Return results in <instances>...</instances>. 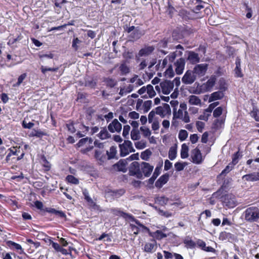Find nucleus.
I'll use <instances>...</instances> for the list:
<instances>
[{
  "mask_svg": "<svg viewBox=\"0 0 259 259\" xmlns=\"http://www.w3.org/2000/svg\"><path fill=\"white\" fill-rule=\"evenodd\" d=\"M252 109L249 113L251 117H252L256 121L259 122V110L256 106V104L252 102Z\"/></svg>",
  "mask_w": 259,
  "mask_h": 259,
  "instance_id": "nucleus-26",
  "label": "nucleus"
},
{
  "mask_svg": "<svg viewBox=\"0 0 259 259\" xmlns=\"http://www.w3.org/2000/svg\"><path fill=\"white\" fill-rule=\"evenodd\" d=\"M119 69L122 75H126L130 71V68L126 65L125 62L120 64Z\"/></svg>",
  "mask_w": 259,
  "mask_h": 259,
  "instance_id": "nucleus-31",
  "label": "nucleus"
},
{
  "mask_svg": "<svg viewBox=\"0 0 259 259\" xmlns=\"http://www.w3.org/2000/svg\"><path fill=\"white\" fill-rule=\"evenodd\" d=\"M157 242L154 239H151L150 242H146L145 244L143 250L147 253H153L157 249Z\"/></svg>",
  "mask_w": 259,
  "mask_h": 259,
  "instance_id": "nucleus-17",
  "label": "nucleus"
},
{
  "mask_svg": "<svg viewBox=\"0 0 259 259\" xmlns=\"http://www.w3.org/2000/svg\"><path fill=\"white\" fill-rule=\"evenodd\" d=\"M150 235L153 236V235H151V233L150 234ZM153 237H154L156 239L159 240L164 238L166 237L167 235L163 233L161 230H156L155 232H154Z\"/></svg>",
  "mask_w": 259,
  "mask_h": 259,
  "instance_id": "nucleus-38",
  "label": "nucleus"
},
{
  "mask_svg": "<svg viewBox=\"0 0 259 259\" xmlns=\"http://www.w3.org/2000/svg\"><path fill=\"white\" fill-rule=\"evenodd\" d=\"M174 75L175 73L173 70L172 66L170 64L164 72V75L166 77L171 78L174 76Z\"/></svg>",
  "mask_w": 259,
  "mask_h": 259,
  "instance_id": "nucleus-43",
  "label": "nucleus"
},
{
  "mask_svg": "<svg viewBox=\"0 0 259 259\" xmlns=\"http://www.w3.org/2000/svg\"><path fill=\"white\" fill-rule=\"evenodd\" d=\"M192 161L195 164H201L203 161V158L200 150L196 148L191 151Z\"/></svg>",
  "mask_w": 259,
  "mask_h": 259,
  "instance_id": "nucleus-13",
  "label": "nucleus"
},
{
  "mask_svg": "<svg viewBox=\"0 0 259 259\" xmlns=\"http://www.w3.org/2000/svg\"><path fill=\"white\" fill-rule=\"evenodd\" d=\"M66 180L68 183L74 185H78L79 183V180L73 175H68Z\"/></svg>",
  "mask_w": 259,
  "mask_h": 259,
  "instance_id": "nucleus-40",
  "label": "nucleus"
},
{
  "mask_svg": "<svg viewBox=\"0 0 259 259\" xmlns=\"http://www.w3.org/2000/svg\"><path fill=\"white\" fill-rule=\"evenodd\" d=\"M208 64L202 63L196 65L193 68V71L197 78L203 76L206 73Z\"/></svg>",
  "mask_w": 259,
  "mask_h": 259,
  "instance_id": "nucleus-7",
  "label": "nucleus"
},
{
  "mask_svg": "<svg viewBox=\"0 0 259 259\" xmlns=\"http://www.w3.org/2000/svg\"><path fill=\"white\" fill-rule=\"evenodd\" d=\"M52 245V247L58 252L64 253V251H65V249H63L58 243L53 242Z\"/></svg>",
  "mask_w": 259,
  "mask_h": 259,
  "instance_id": "nucleus-58",
  "label": "nucleus"
},
{
  "mask_svg": "<svg viewBox=\"0 0 259 259\" xmlns=\"http://www.w3.org/2000/svg\"><path fill=\"white\" fill-rule=\"evenodd\" d=\"M7 245L11 249H14L18 251L19 254L24 253L23 249L20 244L17 243L11 240H8L6 241Z\"/></svg>",
  "mask_w": 259,
  "mask_h": 259,
  "instance_id": "nucleus-23",
  "label": "nucleus"
},
{
  "mask_svg": "<svg viewBox=\"0 0 259 259\" xmlns=\"http://www.w3.org/2000/svg\"><path fill=\"white\" fill-rule=\"evenodd\" d=\"M242 179L248 182H254L259 180V172H254L246 174L242 177Z\"/></svg>",
  "mask_w": 259,
  "mask_h": 259,
  "instance_id": "nucleus-25",
  "label": "nucleus"
},
{
  "mask_svg": "<svg viewBox=\"0 0 259 259\" xmlns=\"http://www.w3.org/2000/svg\"><path fill=\"white\" fill-rule=\"evenodd\" d=\"M183 111L182 109H179L177 111V109L173 110V116L174 118H179L181 119L185 123H188L190 121V117L187 111L184 112V115L183 116Z\"/></svg>",
  "mask_w": 259,
  "mask_h": 259,
  "instance_id": "nucleus-10",
  "label": "nucleus"
},
{
  "mask_svg": "<svg viewBox=\"0 0 259 259\" xmlns=\"http://www.w3.org/2000/svg\"><path fill=\"white\" fill-rule=\"evenodd\" d=\"M244 216L247 222H256L259 219V209L254 206L247 208L244 211Z\"/></svg>",
  "mask_w": 259,
  "mask_h": 259,
  "instance_id": "nucleus-3",
  "label": "nucleus"
},
{
  "mask_svg": "<svg viewBox=\"0 0 259 259\" xmlns=\"http://www.w3.org/2000/svg\"><path fill=\"white\" fill-rule=\"evenodd\" d=\"M223 112V108L222 107H218L217 108H215L213 112V116L214 117H218L220 116Z\"/></svg>",
  "mask_w": 259,
  "mask_h": 259,
  "instance_id": "nucleus-59",
  "label": "nucleus"
},
{
  "mask_svg": "<svg viewBox=\"0 0 259 259\" xmlns=\"http://www.w3.org/2000/svg\"><path fill=\"white\" fill-rule=\"evenodd\" d=\"M162 166L163 161L162 159H161V160L158 162L157 166H156L153 175L158 177L161 172V169Z\"/></svg>",
  "mask_w": 259,
  "mask_h": 259,
  "instance_id": "nucleus-44",
  "label": "nucleus"
},
{
  "mask_svg": "<svg viewBox=\"0 0 259 259\" xmlns=\"http://www.w3.org/2000/svg\"><path fill=\"white\" fill-rule=\"evenodd\" d=\"M66 126L68 131H69L71 133L73 134L76 132V130L74 126L73 121H70L68 123L66 124Z\"/></svg>",
  "mask_w": 259,
  "mask_h": 259,
  "instance_id": "nucleus-63",
  "label": "nucleus"
},
{
  "mask_svg": "<svg viewBox=\"0 0 259 259\" xmlns=\"http://www.w3.org/2000/svg\"><path fill=\"white\" fill-rule=\"evenodd\" d=\"M186 61L183 58H180L174 63V65L175 67V72L177 74H182L184 71Z\"/></svg>",
  "mask_w": 259,
  "mask_h": 259,
  "instance_id": "nucleus-16",
  "label": "nucleus"
},
{
  "mask_svg": "<svg viewBox=\"0 0 259 259\" xmlns=\"http://www.w3.org/2000/svg\"><path fill=\"white\" fill-rule=\"evenodd\" d=\"M147 88V92L149 95L150 98H152L154 97L156 95V93L154 90L153 87L151 84H148L146 87Z\"/></svg>",
  "mask_w": 259,
  "mask_h": 259,
  "instance_id": "nucleus-52",
  "label": "nucleus"
},
{
  "mask_svg": "<svg viewBox=\"0 0 259 259\" xmlns=\"http://www.w3.org/2000/svg\"><path fill=\"white\" fill-rule=\"evenodd\" d=\"M109 193H110L112 196L115 198H119L124 194L125 193V190L123 188L113 190H111L109 191Z\"/></svg>",
  "mask_w": 259,
  "mask_h": 259,
  "instance_id": "nucleus-29",
  "label": "nucleus"
},
{
  "mask_svg": "<svg viewBox=\"0 0 259 259\" xmlns=\"http://www.w3.org/2000/svg\"><path fill=\"white\" fill-rule=\"evenodd\" d=\"M44 211L51 214H53L57 217L61 219H66V214L62 210H58L52 207H45Z\"/></svg>",
  "mask_w": 259,
  "mask_h": 259,
  "instance_id": "nucleus-19",
  "label": "nucleus"
},
{
  "mask_svg": "<svg viewBox=\"0 0 259 259\" xmlns=\"http://www.w3.org/2000/svg\"><path fill=\"white\" fill-rule=\"evenodd\" d=\"M155 209L157 211L159 214L165 218H169L172 216V213L168 211H164L160 208H157L156 206Z\"/></svg>",
  "mask_w": 259,
  "mask_h": 259,
  "instance_id": "nucleus-48",
  "label": "nucleus"
},
{
  "mask_svg": "<svg viewBox=\"0 0 259 259\" xmlns=\"http://www.w3.org/2000/svg\"><path fill=\"white\" fill-rule=\"evenodd\" d=\"M137 225V226L132 224H130V228H131L132 231L133 232L134 234L135 235H137L139 233V232H140L139 227L141 228L140 226H138V225ZM141 228H142L141 227Z\"/></svg>",
  "mask_w": 259,
  "mask_h": 259,
  "instance_id": "nucleus-57",
  "label": "nucleus"
},
{
  "mask_svg": "<svg viewBox=\"0 0 259 259\" xmlns=\"http://www.w3.org/2000/svg\"><path fill=\"white\" fill-rule=\"evenodd\" d=\"M86 201L88 202V205L90 208L96 209L98 207L96 203L91 198H89Z\"/></svg>",
  "mask_w": 259,
  "mask_h": 259,
  "instance_id": "nucleus-62",
  "label": "nucleus"
},
{
  "mask_svg": "<svg viewBox=\"0 0 259 259\" xmlns=\"http://www.w3.org/2000/svg\"><path fill=\"white\" fill-rule=\"evenodd\" d=\"M177 156V150L176 148L171 147L168 152V157L171 160H174Z\"/></svg>",
  "mask_w": 259,
  "mask_h": 259,
  "instance_id": "nucleus-53",
  "label": "nucleus"
},
{
  "mask_svg": "<svg viewBox=\"0 0 259 259\" xmlns=\"http://www.w3.org/2000/svg\"><path fill=\"white\" fill-rule=\"evenodd\" d=\"M127 164V159H120L117 163L112 165V168L117 171L125 172L127 171L126 165Z\"/></svg>",
  "mask_w": 259,
  "mask_h": 259,
  "instance_id": "nucleus-11",
  "label": "nucleus"
},
{
  "mask_svg": "<svg viewBox=\"0 0 259 259\" xmlns=\"http://www.w3.org/2000/svg\"><path fill=\"white\" fill-rule=\"evenodd\" d=\"M242 156L241 155L239 150L235 152L234 154H233L232 157V162H231L234 165H235L236 164L238 163L239 159Z\"/></svg>",
  "mask_w": 259,
  "mask_h": 259,
  "instance_id": "nucleus-42",
  "label": "nucleus"
},
{
  "mask_svg": "<svg viewBox=\"0 0 259 259\" xmlns=\"http://www.w3.org/2000/svg\"><path fill=\"white\" fill-rule=\"evenodd\" d=\"M20 146H12L9 148L7 150L8 153L6 156L5 160L7 163H13L23 159L25 153L22 152L19 155L18 153L20 152Z\"/></svg>",
  "mask_w": 259,
  "mask_h": 259,
  "instance_id": "nucleus-1",
  "label": "nucleus"
},
{
  "mask_svg": "<svg viewBox=\"0 0 259 259\" xmlns=\"http://www.w3.org/2000/svg\"><path fill=\"white\" fill-rule=\"evenodd\" d=\"M131 139L133 140H138L140 139V136L138 130L133 129L131 133Z\"/></svg>",
  "mask_w": 259,
  "mask_h": 259,
  "instance_id": "nucleus-50",
  "label": "nucleus"
},
{
  "mask_svg": "<svg viewBox=\"0 0 259 259\" xmlns=\"http://www.w3.org/2000/svg\"><path fill=\"white\" fill-rule=\"evenodd\" d=\"M188 132L185 130H181L180 131L178 138L181 141H185L188 137Z\"/></svg>",
  "mask_w": 259,
  "mask_h": 259,
  "instance_id": "nucleus-49",
  "label": "nucleus"
},
{
  "mask_svg": "<svg viewBox=\"0 0 259 259\" xmlns=\"http://www.w3.org/2000/svg\"><path fill=\"white\" fill-rule=\"evenodd\" d=\"M224 96V94L223 91H217L212 93L208 99L209 102H211L215 100H221Z\"/></svg>",
  "mask_w": 259,
  "mask_h": 259,
  "instance_id": "nucleus-27",
  "label": "nucleus"
},
{
  "mask_svg": "<svg viewBox=\"0 0 259 259\" xmlns=\"http://www.w3.org/2000/svg\"><path fill=\"white\" fill-rule=\"evenodd\" d=\"M163 108L161 106L157 107L155 110V113L160 115L161 117L163 118L165 116V113L163 112Z\"/></svg>",
  "mask_w": 259,
  "mask_h": 259,
  "instance_id": "nucleus-56",
  "label": "nucleus"
},
{
  "mask_svg": "<svg viewBox=\"0 0 259 259\" xmlns=\"http://www.w3.org/2000/svg\"><path fill=\"white\" fill-rule=\"evenodd\" d=\"M98 137L101 140L106 139L110 137V135L105 128L102 130L98 135Z\"/></svg>",
  "mask_w": 259,
  "mask_h": 259,
  "instance_id": "nucleus-41",
  "label": "nucleus"
},
{
  "mask_svg": "<svg viewBox=\"0 0 259 259\" xmlns=\"http://www.w3.org/2000/svg\"><path fill=\"white\" fill-rule=\"evenodd\" d=\"M107 155L108 159H113L115 157L117 153L116 147L112 146L110 148V151H107Z\"/></svg>",
  "mask_w": 259,
  "mask_h": 259,
  "instance_id": "nucleus-34",
  "label": "nucleus"
},
{
  "mask_svg": "<svg viewBox=\"0 0 259 259\" xmlns=\"http://www.w3.org/2000/svg\"><path fill=\"white\" fill-rule=\"evenodd\" d=\"M108 130L112 133L117 132H120L122 128L121 124L117 119H114L108 126Z\"/></svg>",
  "mask_w": 259,
  "mask_h": 259,
  "instance_id": "nucleus-18",
  "label": "nucleus"
},
{
  "mask_svg": "<svg viewBox=\"0 0 259 259\" xmlns=\"http://www.w3.org/2000/svg\"><path fill=\"white\" fill-rule=\"evenodd\" d=\"M186 165L187 163L186 162H177L175 164V167L177 171H180L183 170Z\"/></svg>",
  "mask_w": 259,
  "mask_h": 259,
  "instance_id": "nucleus-51",
  "label": "nucleus"
},
{
  "mask_svg": "<svg viewBox=\"0 0 259 259\" xmlns=\"http://www.w3.org/2000/svg\"><path fill=\"white\" fill-rule=\"evenodd\" d=\"M152 101L147 100L144 102L143 103V108L144 112H147L151 109L152 106Z\"/></svg>",
  "mask_w": 259,
  "mask_h": 259,
  "instance_id": "nucleus-54",
  "label": "nucleus"
},
{
  "mask_svg": "<svg viewBox=\"0 0 259 259\" xmlns=\"http://www.w3.org/2000/svg\"><path fill=\"white\" fill-rule=\"evenodd\" d=\"M128 174L130 176H135L138 179H142L143 175L141 171V164L137 161L132 162L128 167Z\"/></svg>",
  "mask_w": 259,
  "mask_h": 259,
  "instance_id": "nucleus-5",
  "label": "nucleus"
},
{
  "mask_svg": "<svg viewBox=\"0 0 259 259\" xmlns=\"http://www.w3.org/2000/svg\"><path fill=\"white\" fill-rule=\"evenodd\" d=\"M221 200L224 205L229 207L233 208L236 206V199L231 194H227L221 197Z\"/></svg>",
  "mask_w": 259,
  "mask_h": 259,
  "instance_id": "nucleus-8",
  "label": "nucleus"
},
{
  "mask_svg": "<svg viewBox=\"0 0 259 259\" xmlns=\"http://www.w3.org/2000/svg\"><path fill=\"white\" fill-rule=\"evenodd\" d=\"M39 157V163L42 166L44 171L45 172H48L50 170L52 165L50 162L47 160L46 156L44 154H42Z\"/></svg>",
  "mask_w": 259,
  "mask_h": 259,
  "instance_id": "nucleus-21",
  "label": "nucleus"
},
{
  "mask_svg": "<svg viewBox=\"0 0 259 259\" xmlns=\"http://www.w3.org/2000/svg\"><path fill=\"white\" fill-rule=\"evenodd\" d=\"M184 243L185 244L186 247L190 248H194L196 246V243L192 239H185L184 240Z\"/></svg>",
  "mask_w": 259,
  "mask_h": 259,
  "instance_id": "nucleus-46",
  "label": "nucleus"
},
{
  "mask_svg": "<svg viewBox=\"0 0 259 259\" xmlns=\"http://www.w3.org/2000/svg\"><path fill=\"white\" fill-rule=\"evenodd\" d=\"M96 82L93 79L85 80L84 83L85 86L89 87L91 88H94L96 87Z\"/></svg>",
  "mask_w": 259,
  "mask_h": 259,
  "instance_id": "nucleus-60",
  "label": "nucleus"
},
{
  "mask_svg": "<svg viewBox=\"0 0 259 259\" xmlns=\"http://www.w3.org/2000/svg\"><path fill=\"white\" fill-rule=\"evenodd\" d=\"M130 129H131V127L129 125H124L123 129V132H122V136L123 137H124L125 138H127L126 137L129 134V132L130 131Z\"/></svg>",
  "mask_w": 259,
  "mask_h": 259,
  "instance_id": "nucleus-64",
  "label": "nucleus"
},
{
  "mask_svg": "<svg viewBox=\"0 0 259 259\" xmlns=\"http://www.w3.org/2000/svg\"><path fill=\"white\" fill-rule=\"evenodd\" d=\"M104 82H105L106 85L107 87H109L110 88L114 87L117 84L116 81L110 77L105 78L104 79Z\"/></svg>",
  "mask_w": 259,
  "mask_h": 259,
  "instance_id": "nucleus-35",
  "label": "nucleus"
},
{
  "mask_svg": "<svg viewBox=\"0 0 259 259\" xmlns=\"http://www.w3.org/2000/svg\"><path fill=\"white\" fill-rule=\"evenodd\" d=\"M110 212L114 216L121 217L125 220L128 219L132 222H135L136 225H138V226L142 227L143 230L149 231L148 228H147L143 224H141V222L138 220L135 219V218L130 213L124 212L118 208H111L110 209Z\"/></svg>",
  "mask_w": 259,
  "mask_h": 259,
  "instance_id": "nucleus-2",
  "label": "nucleus"
},
{
  "mask_svg": "<svg viewBox=\"0 0 259 259\" xmlns=\"http://www.w3.org/2000/svg\"><path fill=\"white\" fill-rule=\"evenodd\" d=\"M153 168V166L148 162H142L141 163V171L143 176H144L145 177H149L151 175Z\"/></svg>",
  "mask_w": 259,
  "mask_h": 259,
  "instance_id": "nucleus-14",
  "label": "nucleus"
},
{
  "mask_svg": "<svg viewBox=\"0 0 259 259\" xmlns=\"http://www.w3.org/2000/svg\"><path fill=\"white\" fill-rule=\"evenodd\" d=\"M124 29L128 33H131L128 35V38L132 41L138 40L144 34V33L141 30L139 27H136L134 26H126V28L124 27Z\"/></svg>",
  "mask_w": 259,
  "mask_h": 259,
  "instance_id": "nucleus-4",
  "label": "nucleus"
},
{
  "mask_svg": "<svg viewBox=\"0 0 259 259\" xmlns=\"http://www.w3.org/2000/svg\"><path fill=\"white\" fill-rule=\"evenodd\" d=\"M93 142V140L91 138H84L80 139L77 143L78 147H81L84 145L85 143H88L90 144Z\"/></svg>",
  "mask_w": 259,
  "mask_h": 259,
  "instance_id": "nucleus-45",
  "label": "nucleus"
},
{
  "mask_svg": "<svg viewBox=\"0 0 259 259\" xmlns=\"http://www.w3.org/2000/svg\"><path fill=\"white\" fill-rule=\"evenodd\" d=\"M234 166L235 165L231 162L229 163V164L226 166L225 169L222 171L221 173L217 177V178L218 179L220 177L223 175L226 176L234 168Z\"/></svg>",
  "mask_w": 259,
  "mask_h": 259,
  "instance_id": "nucleus-33",
  "label": "nucleus"
},
{
  "mask_svg": "<svg viewBox=\"0 0 259 259\" xmlns=\"http://www.w3.org/2000/svg\"><path fill=\"white\" fill-rule=\"evenodd\" d=\"M154 49L152 46L143 48L139 51L138 55L140 57L148 56L153 52Z\"/></svg>",
  "mask_w": 259,
  "mask_h": 259,
  "instance_id": "nucleus-28",
  "label": "nucleus"
},
{
  "mask_svg": "<svg viewBox=\"0 0 259 259\" xmlns=\"http://www.w3.org/2000/svg\"><path fill=\"white\" fill-rule=\"evenodd\" d=\"M235 68L234 70L235 77H243L244 76L243 73L242 72V70L241 68V59L239 57H237L235 60Z\"/></svg>",
  "mask_w": 259,
  "mask_h": 259,
  "instance_id": "nucleus-20",
  "label": "nucleus"
},
{
  "mask_svg": "<svg viewBox=\"0 0 259 259\" xmlns=\"http://www.w3.org/2000/svg\"><path fill=\"white\" fill-rule=\"evenodd\" d=\"M120 156L124 157L131 152H134L135 150L133 147L132 143L129 140H125L123 143L119 144Z\"/></svg>",
  "mask_w": 259,
  "mask_h": 259,
  "instance_id": "nucleus-6",
  "label": "nucleus"
},
{
  "mask_svg": "<svg viewBox=\"0 0 259 259\" xmlns=\"http://www.w3.org/2000/svg\"><path fill=\"white\" fill-rule=\"evenodd\" d=\"M81 42V40H79L77 37L73 38L72 40V47L75 51H77L78 49V46H77V44H80Z\"/></svg>",
  "mask_w": 259,
  "mask_h": 259,
  "instance_id": "nucleus-61",
  "label": "nucleus"
},
{
  "mask_svg": "<svg viewBox=\"0 0 259 259\" xmlns=\"http://www.w3.org/2000/svg\"><path fill=\"white\" fill-rule=\"evenodd\" d=\"M188 151L189 148L186 144H183L182 145V148L181 150V157L182 159L186 158L188 157Z\"/></svg>",
  "mask_w": 259,
  "mask_h": 259,
  "instance_id": "nucleus-32",
  "label": "nucleus"
},
{
  "mask_svg": "<svg viewBox=\"0 0 259 259\" xmlns=\"http://www.w3.org/2000/svg\"><path fill=\"white\" fill-rule=\"evenodd\" d=\"M169 180V175L166 173L159 177V178L156 181L155 185V187L158 189H160L162 186L165 184Z\"/></svg>",
  "mask_w": 259,
  "mask_h": 259,
  "instance_id": "nucleus-22",
  "label": "nucleus"
},
{
  "mask_svg": "<svg viewBox=\"0 0 259 259\" xmlns=\"http://www.w3.org/2000/svg\"><path fill=\"white\" fill-rule=\"evenodd\" d=\"M187 60L189 61L191 64H195L200 62V58L197 53L193 51H189Z\"/></svg>",
  "mask_w": 259,
  "mask_h": 259,
  "instance_id": "nucleus-24",
  "label": "nucleus"
},
{
  "mask_svg": "<svg viewBox=\"0 0 259 259\" xmlns=\"http://www.w3.org/2000/svg\"><path fill=\"white\" fill-rule=\"evenodd\" d=\"M196 78L193 70H188L185 72L182 80L184 83L189 84L193 83Z\"/></svg>",
  "mask_w": 259,
  "mask_h": 259,
  "instance_id": "nucleus-12",
  "label": "nucleus"
},
{
  "mask_svg": "<svg viewBox=\"0 0 259 259\" xmlns=\"http://www.w3.org/2000/svg\"><path fill=\"white\" fill-rule=\"evenodd\" d=\"M162 92L164 95H168L174 88V83L170 81L165 80L160 83Z\"/></svg>",
  "mask_w": 259,
  "mask_h": 259,
  "instance_id": "nucleus-15",
  "label": "nucleus"
},
{
  "mask_svg": "<svg viewBox=\"0 0 259 259\" xmlns=\"http://www.w3.org/2000/svg\"><path fill=\"white\" fill-rule=\"evenodd\" d=\"M23 35L21 33H19L17 34L16 37H11L9 39L7 44L10 46L13 45L16 42L20 41L23 38Z\"/></svg>",
  "mask_w": 259,
  "mask_h": 259,
  "instance_id": "nucleus-37",
  "label": "nucleus"
},
{
  "mask_svg": "<svg viewBox=\"0 0 259 259\" xmlns=\"http://www.w3.org/2000/svg\"><path fill=\"white\" fill-rule=\"evenodd\" d=\"M216 80V76L215 75H211L210 78L205 83H203L200 87V92L201 93H205L211 91L215 85Z\"/></svg>",
  "mask_w": 259,
  "mask_h": 259,
  "instance_id": "nucleus-9",
  "label": "nucleus"
},
{
  "mask_svg": "<svg viewBox=\"0 0 259 259\" xmlns=\"http://www.w3.org/2000/svg\"><path fill=\"white\" fill-rule=\"evenodd\" d=\"M168 200L169 199L164 196H157L155 198V202L161 206H164L167 203Z\"/></svg>",
  "mask_w": 259,
  "mask_h": 259,
  "instance_id": "nucleus-30",
  "label": "nucleus"
},
{
  "mask_svg": "<svg viewBox=\"0 0 259 259\" xmlns=\"http://www.w3.org/2000/svg\"><path fill=\"white\" fill-rule=\"evenodd\" d=\"M58 69H59L58 67L50 68V67H44V66H41L40 67L41 71L44 74L46 73L47 71H49L55 72V71H57Z\"/></svg>",
  "mask_w": 259,
  "mask_h": 259,
  "instance_id": "nucleus-55",
  "label": "nucleus"
},
{
  "mask_svg": "<svg viewBox=\"0 0 259 259\" xmlns=\"http://www.w3.org/2000/svg\"><path fill=\"white\" fill-rule=\"evenodd\" d=\"M189 103L191 105H198L201 104V100L196 96L191 95L189 98Z\"/></svg>",
  "mask_w": 259,
  "mask_h": 259,
  "instance_id": "nucleus-36",
  "label": "nucleus"
},
{
  "mask_svg": "<svg viewBox=\"0 0 259 259\" xmlns=\"http://www.w3.org/2000/svg\"><path fill=\"white\" fill-rule=\"evenodd\" d=\"M152 155V152L149 149L145 150L141 153V158L144 160H148Z\"/></svg>",
  "mask_w": 259,
  "mask_h": 259,
  "instance_id": "nucleus-39",
  "label": "nucleus"
},
{
  "mask_svg": "<svg viewBox=\"0 0 259 259\" xmlns=\"http://www.w3.org/2000/svg\"><path fill=\"white\" fill-rule=\"evenodd\" d=\"M45 135H46V134L44 132L35 130H33L30 135V136L31 137H35L37 138H41Z\"/></svg>",
  "mask_w": 259,
  "mask_h": 259,
  "instance_id": "nucleus-47",
  "label": "nucleus"
}]
</instances>
